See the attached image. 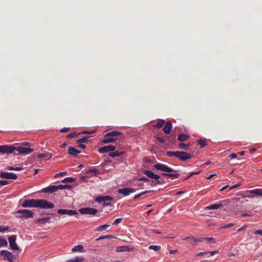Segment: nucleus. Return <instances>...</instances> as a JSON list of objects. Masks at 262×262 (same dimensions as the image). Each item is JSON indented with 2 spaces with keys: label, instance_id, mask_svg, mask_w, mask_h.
Returning <instances> with one entry per match:
<instances>
[{
  "label": "nucleus",
  "instance_id": "22",
  "mask_svg": "<svg viewBox=\"0 0 262 262\" xmlns=\"http://www.w3.org/2000/svg\"><path fill=\"white\" fill-rule=\"evenodd\" d=\"M128 189L129 188L128 187L119 189L118 192L119 193L122 194L124 196H127L130 194Z\"/></svg>",
  "mask_w": 262,
  "mask_h": 262
},
{
  "label": "nucleus",
  "instance_id": "28",
  "mask_svg": "<svg viewBox=\"0 0 262 262\" xmlns=\"http://www.w3.org/2000/svg\"><path fill=\"white\" fill-rule=\"evenodd\" d=\"M52 157V154L50 153H45L39 154L37 156L38 158H47V159H50Z\"/></svg>",
  "mask_w": 262,
  "mask_h": 262
},
{
  "label": "nucleus",
  "instance_id": "33",
  "mask_svg": "<svg viewBox=\"0 0 262 262\" xmlns=\"http://www.w3.org/2000/svg\"><path fill=\"white\" fill-rule=\"evenodd\" d=\"M114 237V236L113 235H110V234H107V235H101L100 236H99V237L97 238L96 239V241H99L100 240L103 239L105 238L110 239V238H113Z\"/></svg>",
  "mask_w": 262,
  "mask_h": 262
},
{
  "label": "nucleus",
  "instance_id": "20",
  "mask_svg": "<svg viewBox=\"0 0 262 262\" xmlns=\"http://www.w3.org/2000/svg\"><path fill=\"white\" fill-rule=\"evenodd\" d=\"M223 206L222 204H214L205 207L206 210H214L221 208Z\"/></svg>",
  "mask_w": 262,
  "mask_h": 262
},
{
  "label": "nucleus",
  "instance_id": "55",
  "mask_svg": "<svg viewBox=\"0 0 262 262\" xmlns=\"http://www.w3.org/2000/svg\"><path fill=\"white\" fill-rule=\"evenodd\" d=\"M122 221V218L117 219H116L115 220V221H114V222L113 223V225H117L119 223H121Z\"/></svg>",
  "mask_w": 262,
  "mask_h": 262
},
{
  "label": "nucleus",
  "instance_id": "45",
  "mask_svg": "<svg viewBox=\"0 0 262 262\" xmlns=\"http://www.w3.org/2000/svg\"><path fill=\"white\" fill-rule=\"evenodd\" d=\"M95 201L98 203H103L104 201V197L103 196H98L96 198Z\"/></svg>",
  "mask_w": 262,
  "mask_h": 262
},
{
  "label": "nucleus",
  "instance_id": "64",
  "mask_svg": "<svg viewBox=\"0 0 262 262\" xmlns=\"http://www.w3.org/2000/svg\"><path fill=\"white\" fill-rule=\"evenodd\" d=\"M229 157L231 158V159H233L236 158L237 155L235 154H232L229 156Z\"/></svg>",
  "mask_w": 262,
  "mask_h": 262
},
{
  "label": "nucleus",
  "instance_id": "9",
  "mask_svg": "<svg viewBox=\"0 0 262 262\" xmlns=\"http://www.w3.org/2000/svg\"><path fill=\"white\" fill-rule=\"evenodd\" d=\"M16 236L15 235L9 236L8 237L10 247L13 250H18L19 249V247L16 243Z\"/></svg>",
  "mask_w": 262,
  "mask_h": 262
},
{
  "label": "nucleus",
  "instance_id": "24",
  "mask_svg": "<svg viewBox=\"0 0 262 262\" xmlns=\"http://www.w3.org/2000/svg\"><path fill=\"white\" fill-rule=\"evenodd\" d=\"M50 219H51L50 217H49V216L41 217V218L37 219L35 221V222L37 223L45 224L46 223L48 222Z\"/></svg>",
  "mask_w": 262,
  "mask_h": 262
},
{
  "label": "nucleus",
  "instance_id": "50",
  "mask_svg": "<svg viewBox=\"0 0 262 262\" xmlns=\"http://www.w3.org/2000/svg\"><path fill=\"white\" fill-rule=\"evenodd\" d=\"M67 174V172L66 171H62V172H60L59 173H56L55 175V178H57L59 176H61V177H63L65 175Z\"/></svg>",
  "mask_w": 262,
  "mask_h": 262
},
{
  "label": "nucleus",
  "instance_id": "8",
  "mask_svg": "<svg viewBox=\"0 0 262 262\" xmlns=\"http://www.w3.org/2000/svg\"><path fill=\"white\" fill-rule=\"evenodd\" d=\"M79 212L82 214L95 215L98 210L95 208L85 207L80 209Z\"/></svg>",
  "mask_w": 262,
  "mask_h": 262
},
{
  "label": "nucleus",
  "instance_id": "39",
  "mask_svg": "<svg viewBox=\"0 0 262 262\" xmlns=\"http://www.w3.org/2000/svg\"><path fill=\"white\" fill-rule=\"evenodd\" d=\"M161 248V247L160 246L157 245H151L149 246L148 247V249L150 250H154L155 251H158Z\"/></svg>",
  "mask_w": 262,
  "mask_h": 262
},
{
  "label": "nucleus",
  "instance_id": "25",
  "mask_svg": "<svg viewBox=\"0 0 262 262\" xmlns=\"http://www.w3.org/2000/svg\"><path fill=\"white\" fill-rule=\"evenodd\" d=\"M190 136L185 134H181L179 135L178 140L181 142H184L187 140Z\"/></svg>",
  "mask_w": 262,
  "mask_h": 262
},
{
  "label": "nucleus",
  "instance_id": "14",
  "mask_svg": "<svg viewBox=\"0 0 262 262\" xmlns=\"http://www.w3.org/2000/svg\"><path fill=\"white\" fill-rule=\"evenodd\" d=\"M3 258L5 260H8L9 262H13L14 255L11 252L6 250L4 254Z\"/></svg>",
  "mask_w": 262,
  "mask_h": 262
},
{
  "label": "nucleus",
  "instance_id": "13",
  "mask_svg": "<svg viewBox=\"0 0 262 262\" xmlns=\"http://www.w3.org/2000/svg\"><path fill=\"white\" fill-rule=\"evenodd\" d=\"M58 190V185H50L47 187L43 188L41 192L44 193H53Z\"/></svg>",
  "mask_w": 262,
  "mask_h": 262
},
{
  "label": "nucleus",
  "instance_id": "11",
  "mask_svg": "<svg viewBox=\"0 0 262 262\" xmlns=\"http://www.w3.org/2000/svg\"><path fill=\"white\" fill-rule=\"evenodd\" d=\"M0 177L6 179L16 180L17 179V176L13 172H0Z\"/></svg>",
  "mask_w": 262,
  "mask_h": 262
},
{
  "label": "nucleus",
  "instance_id": "27",
  "mask_svg": "<svg viewBox=\"0 0 262 262\" xmlns=\"http://www.w3.org/2000/svg\"><path fill=\"white\" fill-rule=\"evenodd\" d=\"M154 190H145L144 191H143L140 193H138V194H136L134 196V200H137L139 198H140L141 195H144V194H147L148 193H150V192H154Z\"/></svg>",
  "mask_w": 262,
  "mask_h": 262
},
{
  "label": "nucleus",
  "instance_id": "60",
  "mask_svg": "<svg viewBox=\"0 0 262 262\" xmlns=\"http://www.w3.org/2000/svg\"><path fill=\"white\" fill-rule=\"evenodd\" d=\"M167 138L168 139H169L170 141H172V140H174L175 136L174 135H170L168 137H167Z\"/></svg>",
  "mask_w": 262,
  "mask_h": 262
},
{
  "label": "nucleus",
  "instance_id": "43",
  "mask_svg": "<svg viewBox=\"0 0 262 262\" xmlns=\"http://www.w3.org/2000/svg\"><path fill=\"white\" fill-rule=\"evenodd\" d=\"M80 134V133L77 134L75 132H73V133L69 134L67 135V137L69 139H72V138H74L76 137L77 135H79Z\"/></svg>",
  "mask_w": 262,
  "mask_h": 262
},
{
  "label": "nucleus",
  "instance_id": "51",
  "mask_svg": "<svg viewBox=\"0 0 262 262\" xmlns=\"http://www.w3.org/2000/svg\"><path fill=\"white\" fill-rule=\"evenodd\" d=\"M95 130H92V131H90V130H83V132H82L81 133H80V134H93L94 133H95Z\"/></svg>",
  "mask_w": 262,
  "mask_h": 262
},
{
  "label": "nucleus",
  "instance_id": "42",
  "mask_svg": "<svg viewBox=\"0 0 262 262\" xmlns=\"http://www.w3.org/2000/svg\"><path fill=\"white\" fill-rule=\"evenodd\" d=\"M164 123L165 121L164 120H161L157 122V123L155 125V126L157 128H160L163 126Z\"/></svg>",
  "mask_w": 262,
  "mask_h": 262
},
{
  "label": "nucleus",
  "instance_id": "44",
  "mask_svg": "<svg viewBox=\"0 0 262 262\" xmlns=\"http://www.w3.org/2000/svg\"><path fill=\"white\" fill-rule=\"evenodd\" d=\"M204 240L207 241L208 242L211 243L212 244L216 243L215 240L213 237H204Z\"/></svg>",
  "mask_w": 262,
  "mask_h": 262
},
{
  "label": "nucleus",
  "instance_id": "23",
  "mask_svg": "<svg viewBox=\"0 0 262 262\" xmlns=\"http://www.w3.org/2000/svg\"><path fill=\"white\" fill-rule=\"evenodd\" d=\"M84 259V257L82 256H76L68 260L67 262H83Z\"/></svg>",
  "mask_w": 262,
  "mask_h": 262
},
{
  "label": "nucleus",
  "instance_id": "61",
  "mask_svg": "<svg viewBox=\"0 0 262 262\" xmlns=\"http://www.w3.org/2000/svg\"><path fill=\"white\" fill-rule=\"evenodd\" d=\"M78 147L80 148L81 149H84L86 148V146L84 144H82L81 143H80L78 145Z\"/></svg>",
  "mask_w": 262,
  "mask_h": 262
},
{
  "label": "nucleus",
  "instance_id": "53",
  "mask_svg": "<svg viewBox=\"0 0 262 262\" xmlns=\"http://www.w3.org/2000/svg\"><path fill=\"white\" fill-rule=\"evenodd\" d=\"M9 183V181L6 180H0V185L4 186L8 184Z\"/></svg>",
  "mask_w": 262,
  "mask_h": 262
},
{
  "label": "nucleus",
  "instance_id": "59",
  "mask_svg": "<svg viewBox=\"0 0 262 262\" xmlns=\"http://www.w3.org/2000/svg\"><path fill=\"white\" fill-rule=\"evenodd\" d=\"M249 150L251 152V154H253L257 150V149L255 147H251L249 148Z\"/></svg>",
  "mask_w": 262,
  "mask_h": 262
},
{
  "label": "nucleus",
  "instance_id": "40",
  "mask_svg": "<svg viewBox=\"0 0 262 262\" xmlns=\"http://www.w3.org/2000/svg\"><path fill=\"white\" fill-rule=\"evenodd\" d=\"M198 144L200 145L201 148H203L206 145V141L205 139H200L198 141Z\"/></svg>",
  "mask_w": 262,
  "mask_h": 262
},
{
  "label": "nucleus",
  "instance_id": "7",
  "mask_svg": "<svg viewBox=\"0 0 262 262\" xmlns=\"http://www.w3.org/2000/svg\"><path fill=\"white\" fill-rule=\"evenodd\" d=\"M254 196L262 197V188L247 190V198H252Z\"/></svg>",
  "mask_w": 262,
  "mask_h": 262
},
{
  "label": "nucleus",
  "instance_id": "58",
  "mask_svg": "<svg viewBox=\"0 0 262 262\" xmlns=\"http://www.w3.org/2000/svg\"><path fill=\"white\" fill-rule=\"evenodd\" d=\"M254 234L262 236V229L256 230L254 231Z\"/></svg>",
  "mask_w": 262,
  "mask_h": 262
},
{
  "label": "nucleus",
  "instance_id": "63",
  "mask_svg": "<svg viewBox=\"0 0 262 262\" xmlns=\"http://www.w3.org/2000/svg\"><path fill=\"white\" fill-rule=\"evenodd\" d=\"M129 188V194L131 193H133V192H135L136 190V189L135 188H132V187H128Z\"/></svg>",
  "mask_w": 262,
  "mask_h": 262
},
{
  "label": "nucleus",
  "instance_id": "62",
  "mask_svg": "<svg viewBox=\"0 0 262 262\" xmlns=\"http://www.w3.org/2000/svg\"><path fill=\"white\" fill-rule=\"evenodd\" d=\"M103 207L111 206V204L110 203L104 202L102 204Z\"/></svg>",
  "mask_w": 262,
  "mask_h": 262
},
{
  "label": "nucleus",
  "instance_id": "16",
  "mask_svg": "<svg viewBox=\"0 0 262 262\" xmlns=\"http://www.w3.org/2000/svg\"><path fill=\"white\" fill-rule=\"evenodd\" d=\"M184 239H191V241H193V242H190V244L194 245L197 242H202V241L204 239V237L195 238L193 237L188 236L185 238Z\"/></svg>",
  "mask_w": 262,
  "mask_h": 262
},
{
  "label": "nucleus",
  "instance_id": "18",
  "mask_svg": "<svg viewBox=\"0 0 262 262\" xmlns=\"http://www.w3.org/2000/svg\"><path fill=\"white\" fill-rule=\"evenodd\" d=\"M68 153L72 156H76L78 154L81 153V151L76 149L73 147H70L68 149Z\"/></svg>",
  "mask_w": 262,
  "mask_h": 262
},
{
  "label": "nucleus",
  "instance_id": "41",
  "mask_svg": "<svg viewBox=\"0 0 262 262\" xmlns=\"http://www.w3.org/2000/svg\"><path fill=\"white\" fill-rule=\"evenodd\" d=\"M77 214L78 212L76 210H67L66 215L72 216Z\"/></svg>",
  "mask_w": 262,
  "mask_h": 262
},
{
  "label": "nucleus",
  "instance_id": "29",
  "mask_svg": "<svg viewBox=\"0 0 262 262\" xmlns=\"http://www.w3.org/2000/svg\"><path fill=\"white\" fill-rule=\"evenodd\" d=\"M86 173H94L95 176H97L98 174L99 173V171L98 169H97L96 168H90V169H89L88 170H87Z\"/></svg>",
  "mask_w": 262,
  "mask_h": 262
},
{
  "label": "nucleus",
  "instance_id": "36",
  "mask_svg": "<svg viewBox=\"0 0 262 262\" xmlns=\"http://www.w3.org/2000/svg\"><path fill=\"white\" fill-rule=\"evenodd\" d=\"M8 242L4 238L0 237V247L7 246Z\"/></svg>",
  "mask_w": 262,
  "mask_h": 262
},
{
  "label": "nucleus",
  "instance_id": "54",
  "mask_svg": "<svg viewBox=\"0 0 262 262\" xmlns=\"http://www.w3.org/2000/svg\"><path fill=\"white\" fill-rule=\"evenodd\" d=\"M157 141H158L160 143L162 144H165V140L163 139L162 138L158 137L157 138Z\"/></svg>",
  "mask_w": 262,
  "mask_h": 262
},
{
  "label": "nucleus",
  "instance_id": "52",
  "mask_svg": "<svg viewBox=\"0 0 262 262\" xmlns=\"http://www.w3.org/2000/svg\"><path fill=\"white\" fill-rule=\"evenodd\" d=\"M104 197V202H106L108 201H112L113 200V198L110 196V195H105Z\"/></svg>",
  "mask_w": 262,
  "mask_h": 262
},
{
  "label": "nucleus",
  "instance_id": "30",
  "mask_svg": "<svg viewBox=\"0 0 262 262\" xmlns=\"http://www.w3.org/2000/svg\"><path fill=\"white\" fill-rule=\"evenodd\" d=\"M83 247L81 245H79L75 246L72 249V252H83Z\"/></svg>",
  "mask_w": 262,
  "mask_h": 262
},
{
  "label": "nucleus",
  "instance_id": "4",
  "mask_svg": "<svg viewBox=\"0 0 262 262\" xmlns=\"http://www.w3.org/2000/svg\"><path fill=\"white\" fill-rule=\"evenodd\" d=\"M143 172L148 178L155 180V181H152V183L154 185L162 184V182L159 180L160 177L158 174H155L152 171L148 170H145L143 171Z\"/></svg>",
  "mask_w": 262,
  "mask_h": 262
},
{
  "label": "nucleus",
  "instance_id": "31",
  "mask_svg": "<svg viewBox=\"0 0 262 262\" xmlns=\"http://www.w3.org/2000/svg\"><path fill=\"white\" fill-rule=\"evenodd\" d=\"M89 138V137H88V136H84V137H82L81 138L78 139L76 141V143L80 144V143H87L88 139Z\"/></svg>",
  "mask_w": 262,
  "mask_h": 262
},
{
  "label": "nucleus",
  "instance_id": "26",
  "mask_svg": "<svg viewBox=\"0 0 262 262\" xmlns=\"http://www.w3.org/2000/svg\"><path fill=\"white\" fill-rule=\"evenodd\" d=\"M124 152H120L119 151H115L108 154V156L112 158H115L122 156Z\"/></svg>",
  "mask_w": 262,
  "mask_h": 262
},
{
  "label": "nucleus",
  "instance_id": "3",
  "mask_svg": "<svg viewBox=\"0 0 262 262\" xmlns=\"http://www.w3.org/2000/svg\"><path fill=\"white\" fill-rule=\"evenodd\" d=\"M166 155L170 157H175L182 161H185L187 160H189L192 157L190 154L182 151H168L166 152Z\"/></svg>",
  "mask_w": 262,
  "mask_h": 262
},
{
  "label": "nucleus",
  "instance_id": "5",
  "mask_svg": "<svg viewBox=\"0 0 262 262\" xmlns=\"http://www.w3.org/2000/svg\"><path fill=\"white\" fill-rule=\"evenodd\" d=\"M16 213L19 214L17 217L21 219L32 218L34 215V213L28 209H19L16 211Z\"/></svg>",
  "mask_w": 262,
  "mask_h": 262
},
{
  "label": "nucleus",
  "instance_id": "15",
  "mask_svg": "<svg viewBox=\"0 0 262 262\" xmlns=\"http://www.w3.org/2000/svg\"><path fill=\"white\" fill-rule=\"evenodd\" d=\"M122 135V132L117 131V130H114V131L106 133L105 135V137H112L113 138H114V137H116V136Z\"/></svg>",
  "mask_w": 262,
  "mask_h": 262
},
{
  "label": "nucleus",
  "instance_id": "17",
  "mask_svg": "<svg viewBox=\"0 0 262 262\" xmlns=\"http://www.w3.org/2000/svg\"><path fill=\"white\" fill-rule=\"evenodd\" d=\"M171 129L172 124L170 122H167L165 125L163 130L165 134H169Z\"/></svg>",
  "mask_w": 262,
  "mask_h": 262
},
{
  "label": "nucleus",
  "instance_id": "34",
  "mask_svg": "<svg viewBox=\"0 0 262 262\" xmlns=\"http://www.w3.org/2000/svg\"><path fill=\"white\" fill-rule=\"evenodd\" d=\"M179 148L181 149L188 150H189V144H186L184 143H181L179 145Z\"/></svg>",
  "mask_w": 262,
  "mask_h": 262
},
{
  "label": "nucleus",
  "instance_id": "2",
  "mask_svg": "<svg viewBox=\"0 0 262 262\" xmlns=\"http://www.w3.org/2000/svg\"><path fill=\"white\" fill-rule=\"evenodd\" d=\"M154 167L157 170L165 172L166 173H163V176L172 179H177L180 175L179 171L173 169L164 164L157 163L155 164Z\"/></svg>",
  "mask_w": 262,
  "mask_h": 262
},
{
  "label": "nucleus",
  "instance_id": "32",
  "mask_svg": "<svg viewBox=\"0 0 262 262\" xmlns=\"http://www.w3.org/2000/svg\"><path fill=\"white\" fill-rule=\"evenodd\" d=\"M72 188V186L71 185L69 184H66V185H58V188L59 189L63 190V189H71Z\"/></svg>",
  "mask_w": 262,
  "mask_h": 262
},
{
  "label": "nucleus",
  "instance_id": "6",
  "mask_svg": "<svg viewBox=\"0 0 262 262\" xmlns=\"http://www.w3.org/2000/svg\"><path fill=\"white\" fill-rule=\"evenodd\" d=\"M15 150V147L12 145H0V153L1 155H10Z\"/></svg>",
  "mask_w": 262,
  "mask_h": 262
},
{
  "label": "nucleus",
  "instance_id": "46",
  "mask_svg": "<svg viewBox=\"0 0 262 262\" xmlns=\"http://www.w3.org/2000/svg\"><path fill=\"white\" fill-rule=\"evenodd\" d=\"M9 229V227L8 226H3L0 225V232H5L7 231Z\"/></svg>",
  "mask_w": 262,
  "mask_h": 262
},
{
  "label": "nucleus",
  "instance_id": "49",
  "mask_svg": "<svg viewBox=\"0 0 262 262\" xmlns=\"http://www.w3.org/2000/svg\"><path fill=\"white\" fill-rule=\"evenodd\" d=\"M138 181H144V182H149V180L147 178H146V177H145L144 176H143L142 177H140V178H138Z\"/></svg>",
  "mask_w": 262,
  "mask_h": 262
},
{
  "label": "nucleus",
  "instance_id": "1",
  "mask_svg": "<svg viewBox=\"0 0 262 262\" xmlns=\"http://www.w3.org/2000/svg\"><path fill=\"white\" fill-rule=\"evenodd\" d=\"M21 206L24 208H39L40 209H52L54 205L45 199H26Z\"/></svg>",
  "mask_w": 262,
  "mask_h": 262
},
{
  "label": "nucleus",
  "instance_id": "56",
  "mask_svg": "<svg viewBox=\"0 0 262 262\" xmlns=\"http://www.w3.org/2000/svg\"><path fill=\"white\" fill-rule=\"evenodd\" d=\"M70 129V127H63L60 130L61 133H66Z\"/></svg>",
  "mask_w": 262,
  "mask_h": 262
},
{
  "label": "nucleus",
  "instance_id": "10",
  "mask_svg": "<svg viewBox=\"0 0 262 262\" xmlns=\"http://www.w3.org/2000/svg\"><path fill=\"white\" fill-rule=\"evenodd\" d=\"M15 150L18 151L19 153L22 155H27L33 151V149L23 146L15 147Z\"/></svg>",
  "mask_w": 262,
  "mask_h": 262
},
{
  "label": "nucleus",
  "instance_id": "48",
  "mask_svg": "<svg viewBox=\"0 0 262 262\" xmlns=\"http://www.w3.org/2000/svg\"><path fill=\"white\" fill-rule=\"evenodd\" d=\"M67 210L65 209H61L57 210V213L59 214L64 215L66 214Z\"/></svg>",
  "mask_w": 262,
  "mask_h": 262
},
{
  "label": "nucleus",
  "instance_id": "19",
  "mask_svg": "<svg viewBox=\"0 0 262 262\" xmlns=\"http://www.w3.org/2000/svg\"><path fill=\"white\" fill-rule=\"evenodd\" d=\"M132 250V248L126 246H119L117 248V252H129Z\"/></svg>",
  "mask_w": 262,
  "mask_h": 262
},
{
  "label": "nucleus",
  "instance_id": "35",
  "mask_svg": "<svg viewBox=\"0 0 262 262\" xmlns=\"http://www.w3.org/2000/svg\"><path fill=\"white\" fill-rule=\"evenodd\" d=\"M76 179L72 177H67L63 179L62 181V183H73L75 181Z\"/></svg>",
  "mask_w": 262,
  "mask_h": 262
},
{
  "label": "nucleus",
  "instance_id": "12",
  "mask_svg": "<svg viewBox=\"0 0 262 262\" xmlns=\"http://www.w3.org/2000/svg\"><path fill=\"white\" fill-rule=\"evenodd\" d=\"M115 149L116 148L114 146L109 145L100 148L98 149V152L100 154H104L107 152L113 151L115 150Z\"/></svg>",
  "mask_w": 262,
  "mask_h": 262
},
{
  "label": "nucleus",
  "instance_id": "38",
  "mask_svg": "<svg viewBox=\"0 0 262 262\" xmlns=\"http://www.w3.org/2000/svg\"><path fill=\"white\" fill-rule=\"evenodd\" d=\"M6 169L8 170H16V171H20L21 170V168L19 167H14V166H7L6 167Z\"/></svg>",
  "mask_w": 262,
  "mask_h": 262
},
{
  "label": "nucleus",
  "instance_id": "21",
  "mask_svg": "<svg viewBox=\"0 0 262 262\" xmlns=\"http://www.w3.org/2000/svg\"><path fill=\"white\" fill-rule=\"evenodd\" d=\"M116 138H113L112 137H105L102 140V142L104 144H106L108 143H113L116 141Z\"/></svg>",
  "mask_w": 262,
  "mask_h": 262
},
{
  "label": "nucleus",
  "instance_id": "37",
  "mask_svg": "<svg viewBox=\"0 0 262 262\" xmlns=\"http://www.w3.org/2000/svg\"><path fill=\"white\" fill-rule=\"evenodd\" d=\"M110 225H107V224L101 225L96 228V231H101L103 230L106 229L107 227H110Z\"/></svg>",
  "mask_w": 262,
  "mask_h": 262
},
{
  "label": "nucleus",
  "instance_id": "57",
  "mask_svg": "<svg viewBox=\"0 0 262 262\" xmlns=\"http://www.w3.org/2000/svg\"><path fill=\"white\" fill-rule=\"evenodd\" d=\"M208 253V252H207V251H205V252H199V253H196V254H195V255H196V256H202V255H204V254H207V253Z\"/></svg>",
  "mask_w": 262,
  "mask_h": 262
},
{
  "label": "nucleus",
  "instance_id": "47",
  "mask_svg": "<svg viewBox=\"0 0 262 262\" xmlns=\"http://www.w3.org/2000/svg\"><path fill=\"white\" fill-rule=\"evenodd\" d=\"M234 225V224H233V223L227 224H225L224 226H222L220 228V229H226V228H230V227H232Z\"/></svg>",
  "mask_w": 262,
  "mask_h": 262
}]
</instances>
